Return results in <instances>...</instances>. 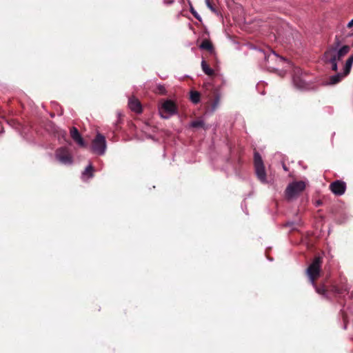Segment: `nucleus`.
Wrapping results in <instances>:
<instances>
[{
	"instance_id": "nucleus-1",
	"label": "nucleus",
	"mask_w": 353,
	"mask_h": 353,
	"mask_svg": "<svg viewBox=\"0 0 353 353\" xmlns=\"http://www.w3.org/2000/svg\"><path fill=\"white\" fill-rule=\"evenodd\" d=\"M321 264V259L320 257H316L307 269V274L314 286H316L315 281L320 275Z\"/></svg>"
},
{
	"instance_id": "nucleus-2",
	"label": "nucleus",
	"mask_w": 353,
	"mask_h": 353,
	"mask_svg": "<svg viewBox=\"0 0 353 353\" xmlns=\"http://www.w3.org/2000/svg\"><path fill=\"white\" fill-rule=\"evenodd\" d=\"M306 187L305 181H294L288 185L286 188V196L289 199L294 198L302 192Z\"/></svg>"
},
{
	"instance_id": "nucleus-3",
	"label": "nucleus",
	"mask_w": 353,
	"mask_h": 353,
	"mask_svg": "<svg viewBox=\"0 0 353 353\" xmlns=\"http://www.w3.org/2000/svg\"><path fill=\"white\" fill-rule=\"evenodd\" d=\"M159 112L162 118L168 119L176 113V106L171 100L164 101L159 108Z\"/></svg>"
},
{
	"instance_id": "nucleus-4",
	"label": "nucleus",
	"mask_w": 353,
	"mask_h": 353,
	"mask_svg": "<svg viewBox=\"0 0 353 353\" xmlns=\"http://www.w3.org/2000/svg\"><path fill=\"white\" fill-rule=\"evenodd\" d=\"M92 150L98 154H103L106 150V141L105 137L98 133L92 141Z\"/></svg>"
},
{
	"instance_id": "nucleus-5",
	"label": "nucleus",
	"mask_w": 353,
	"mask_h": 353,
	"mask_svg": "<svg viewBox=\"0 0 353 353\" xmlns=\"http://www.w3.org/2000/svg\"><path fill=\"white\" fill-rule=\"evenodd\" d=\"M254 166L257 177L262 182L266 181V173L261 156L258 153L254 154Z\"/></svg>"
},
{
	"instance_id": "nucleus-6",
	"label": "nucleus",
	"mask_w": 353,
	"mask_h": 353,
	"mask_svg": "<svg viewBox=\"0 0 353 353\" xmlns=\"http://www.w3.org/2000/svg\"><path fill=\"white\" fill-rule=\"evenodd\" d=\"M349 51L350 47L348 46H343L339 50H336L335 48L330 49L325 53V57L335 58L337 61H339L345 54H347Z\"/></svg>"
},
{
	"instance_id": "nucleus-7",
	"label": "nucleus",
	"mask_w": 353,
	"mask_h": 353,
	"mask_svg": "<svg viewBox=\"0 0 353 353\" xmlns=\"http://www.w3.org/2000/svg\"><path fill=\"white\" fill-rule=\"evenodd\" d=\"M56 157L57 159L63 164H71L72 163V156L65 149L61 148L58 150Z\"/></svg>"
},
{
	"instance_id": "nucleus-8",
	"label": "nucleus",
	"mask_w": 353,
	"mask_h": 353,
	"mask_svg": "<svg viewBox=\"0 0 353 353\" xmlns=\"http://www.w3.org/2000/svg\"><path fill=\"white\" fill-rule=\"evenodd\" d=\"M330 190L337 195H341L345 192V183L344 182L336 181L330 184Z\"/></svg>"
},
{
	"instance_id": "nucleus-9",
	"label": "nucleus",
	"mask_w": 353,
	"mask_h": 353,
	"mask_svg": "<svg viewBox=\"0 0 353 353\" xmlns=\"http://www.w3.org/2000/svg\"><path fill=\"white\" fill-rule=\"evenodd\" d=\"M70 136L72 138V139L74 141H76L80 146H81V147L85 146V142H84L82 137L81 136L78 130L76 128L73 127L72 128H71Z\"/></svg>"
},
{
	"instance_id": "nucleus-10",
	"label": "nucleus",
	"mask_w": 353,
	"mask_h": 353,
	"mask_svg": "<svg viewBox=\"0 0 353 353\" xmlns=\"http://www.w3.org/2000/svg\"><path fill=\"white\" fill-rule=\"evenodd\" d=\"M128 105L130 110L137 113H140L142 110L139 101L134 97L129 99Z\"/></svg>"
},
{
	"instance_id": "nucleus-11",
	"label": "nucleus",
	"mask_w": 353,
	"mask_h": 353,
	"mask_svg": "<svg viewBox=\"0 0 353 353\" xmlns=\"http://www.w3.org/2000/svg\"><path fill=\"white\" fill-rule=\"evenodd\" d=\"M201 68L203 72L208 76H212L214 74V70L210 68L205 60L201 61Z\"/></svg>"
},
{
	"instance_id": "nucleus-12",
	"label": "nucleus",
	"mask_w": 353,
	"mask_h": 353,
	"mask_svg": "<svg viewBox=\"0 0 353 353\" xmlns=\"http://www.w3.org/2000/svg\"><path fill=\"white\" fill-rule=\"evenodd\" d=\"M353 64V55H351L347 60L346 61L345 68H344V72H343V76H346L349 74L350 72L351 68Z\"/></svg>"
},
{
	"instance_id": "nucleus-13",
	"label": "nucleus",
	"mask_w": 353,
	"mask_h": 353,
	"mask_svg": "<svg viewBox=\"0 0 353 353\" xmlns=\"http://www.w3.org/2000/svg\"><path fill=\"white\" fill-rule=\"evenodd\" d=\"M94 168L91 164H89L83 172V176L87 178H91L93 176Z\"/></svg>"
},
{
	"instance_id": "nucleus-14",
	"label": "nucleus",
	"mask_w": 353,
	"mask_h": 353,
	"mask_svg": "<svg viewBox=\"0 0 353 353\" xmlns=\"http://www.w3.org/2000/svg\"><path fill=\"white\" fill-rule=\"evenodd\" d=\"M200 48L204 49V50H209V51H212L213 47H212V43H211V42L210 41L204 40V41H203V42L200 45Z\"/></svg>"
},
{
	"instance_id": "nucleus-15",
	"label": "nucleus",
	"mask_w": 353,
	"mask_h": 353,
	"mask_svg": "<svg viewBox=\"0 0 353 353\" xmlns=\"http://www.w3.org/2000/svg\"><path fill=\"white\" fill-rule=\"evenodd\" d=\"M190 99L194 103H197L200 100V94L196 91H191Z\"/></svg>"
},
{
	"instance_id": "nucleus-16",
	"label": "nucleus",
	"mask_w": 353,
	"mask_h": 353,
	"mask_svg": "<svg viewBox=\"0 0 353 353\" xmlns=\"http://www.w3.org/2000/svg\"><path fill=\"white\" fill-rule=\"evenodd\" d=\"M270 59L271 61H276V62H279V63H284L285 61L282 57H279L275 53L272 54V55L268 56V60L269 61Z\"/></svg>"
},
{
	"instance_id": "nucleus-17",
	"label": "nucleus",
	"mask_w": 353,
	"mask_h": 353,
	"mask_svg": "<svg viewBox=\"0 0 353 353\" xmlns=\"http://www.w3.org/2000/svg\"><path fill=\"white\" fill-rule=\"evenodd\" d=\"M325 59L332 63V69L336 71L337 70V60L332 57H325Z\"/></svg>"
},
{
	"instance_id": "nucleus-18",
	"label": "nucleus",
	"mask_w": 353,
	"mask_h": 353,
	"mask_svg": "<svg viewBox=\"0 0 353 353\" xmlns=\"http://www.w3.org/2000/svg\"><path fill=\"white\" fill-rule=\"evenodd\" d=\"M343 77H344L343 74H338L332 77L330 79L331 83L335 84V83H338L339 81H340V80L341 79V78Z\"/></svg>"
},
{
	"instance_id": "nucleus-19",
	"label": "nucleus",
	"mask_w": 353,
	"mask_h": 353,
	"mask_svg": "<svg viewBox=\"0 0 353 353\" xmlns=\"http://www.w3.org/2000/svg\"><path fill=\"white\" fill-rule=\"evenodd\" d=\"M204 125L203 121H194L191 123V126L193 128L203 127Z\"/></svg>"
},
{
	"instance_id": "nucleus-20",
	"label": "nucleus",
	"mask_w": 353,
	"mask_h": 353,
	"mask_svg": "<svg viewBox=\"0 0 353 353\" xmlns=\"http://www.w3.org/2000/svg\"><path fill=\"white\" fill-rule=\"evenodd\" d=\"M294 83L295 85H296L297 88H299L303 89V88H305V83H304V82H303V81H301V80H300V83H298V82L296 81V80L294 79Z\"/></svg>"
},
{
	"instance_id": "nucleus-21",
	"label": "nucleus",
	"mask_w": 353,
	"mask_h": 353,
	"mask_svg": "<svg viewBox=\"0 0 353 353\" xmlns=\"http://www.w3.org/2000/svg\"><path fill=\"white\" fill-rule=\"evenodd\" d=\"M316 290L317 293L320 294H324L325 293V290L324 288H316Z\"/></svg>"
},
{
	"instance_id": "nucleus-22",
	"label": "nucleus",
	"mask_w": 353,
	"mask_h": 353,
	"mask_svg": "<svg viewBox=\"0 0 353 353\" xmlns=\"http://www.w3.org/2000/svg\"><path fill=\"white\" fill-rule=\"evenodd\" d=\"M205 3H206V5L212 11V12H215V9L212 6V4L210 3V0H205Z\"/></svg>"
},
{
	"instance_id": "nucleus-23",
	"label": "nucleus",
	"mask_w": 353,
	"mask_h": 353,
	"mask_svg": "<svg viewBox=\"0 0 353 353\" xmlns=\"http://www.w3.org/2000/svg\"><path fill=\"white\" fill-rule=\"evenodd\" d=\"M157 89H158L159 93H160V94H164L165 92V89L163 85H159Z\"/></svg>"
},
{
	"instance_id": "nucleus-24",
	"label": "nucleus",
	"mask_w": 353,
	"mask_h": 353,
	"mask_svg": "<svg viewBox=\"0 0 353 353\" xmlns=\"http://www.w3.org/2000/svg\"><path fill=\"white\" fill-rule=\"evenodd\" d=\"M191 12L192 13V14L198 19H199V15L197 14V13L193 10V8H191Z\"/></svg>"
},
{
	"instance_id": "nucleus-25",
	"label": "nucleus",
	"mask_w": 353,
	"mask_h": 353,
	"mask_svg": "<svg viewBox=\"0 0 353 353\" xmlns=\"http://www.w3.org/2000/svg\"><path fill=\"white\" fill-rule=\"evenodd\" d=\"M353 26V19L347 23V27L351 28Z\"/></svg>"
},
{
	"instance_id": "nucleus-26",
	"label": "nucleus",
	"mask_w": 353,
	"mask_h": 353,
	"mask_svg": "<svg viewBox=\"0 0 353 353\" xmlns=\"http://www.w3.org/2000/svg\"><path fill=\"white\" fill-rule=\"evenodd\" d=\"M283 169H284L285 170H287V168H286V167H285V165H283Z\"/></svg>"
}]
</instances>
